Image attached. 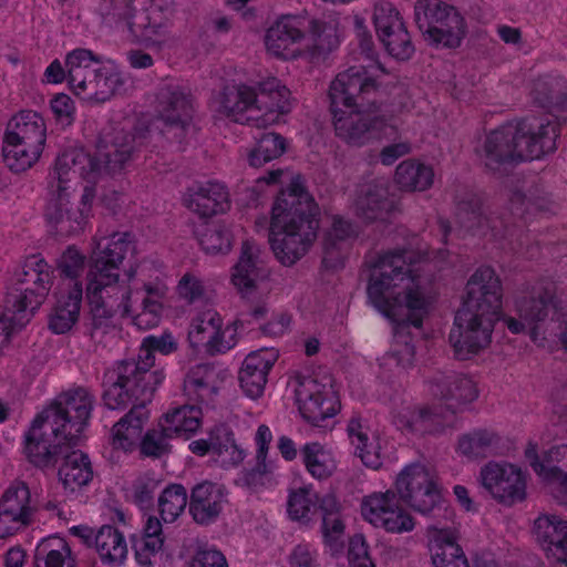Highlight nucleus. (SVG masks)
Wrapping results in <instances>:
<instances>
[{"label":"nucleus","mask_w":567,"mask_h":567,"mask_svg":"<svg viewBox=\"0 0 567 567\" xmlns=\"http://www.w3.org/2000/svg\"><path fill=\"white\" fill-rule=\"evenodd\" d=\"M94 259L87 275L86 297L92 313V338L107 333L120 312L140 330L157 327L168 292L162 264L142 259L131 264L120 278L125 257L135 250L130 233H114Z\"/></svg>","instance_id":"f257e3e1"},{"label":"nucleus","mask_w":567,"mask_h":567,"mask_svg":"<svg viewBox=\"0 0 567 567\" xmlns=\"http://www.w3.org/2000/svg\"><path fill=\"white\" fill-rule=\"evenodd\" d=\"M367 288L372 306L395 322L393 342L383 358L402 369L413 365L415 350L408 326L421 328L431 306L423 279L422 258L412 250L389 249L371 256Z\"/></svg>","instance_id":"f03ea898"},{"label":"nucleus","mask_w":567,"mask_h":567,"mask_svg":"<svg viewBox=\"0 0 567 567\" xmlns=\"http://www.w3.org/2000/svg\"><path fill=\"white\" fill-rule=\"evenodd\" d=\"M150 138L147 128L134 132L116 131L110 140H103L92 155L83 148L62 153L49 174V203L45 216L60 234L71 235L83 229L91 217L95 189L85 186L76 210L68 204L79 178L95 183L105 174L121 171L136 153L146 146Z\"/></svg>","instance_id":"7ed1b4c3"},{"label":"nucleus","mask_w":567,"mask_h":567,"mask_svg":"<svg viewBox=\"0 0 567 567\" xmlns=\"http://www.w3.org/2000/svg\"><path fill=\"white\" fill-rule=\"evenodd\" d=\"M380 74H384L380 64L354 65L331 82L329 96L334 131L350 145L361 146L371 138L395 133L392 114L377 100L384 92Z\"/></svg>","instance_id":"20e7f679"},{"label":"nucleus","mask_w":567,"mask_h":567,"mask_svg":"<svg viewBox=\"0 0 567 567\" xmlns=\"http://www.w3.org/2000/svg\"><path fill=\"white\" fill-rule=\"evenodd\" d=\"M318 207L299 177L277 196L271 210L270 245L284 266H292L317 238Z\"/></svg>","instance_id":"39448f33"},{"label":"nucleus","mask_w":567,"mask_h":567,"mask_svg":"<svg viewBox=\"0 0 567 567\" xmlns=\"http://www.w3.org/2000/svg\"><path fill=\"white\" fill-rule=\"evenodd\" d=\"M174 0H105L103 23L134 44L162 48L173 40L169 16Z\"/></svg>","instance_id":"423d86ee"},{"label":"nucleus","mask_w":567,"mask_h":567,"mask_svg":"<svg viewBox=\"0 0 567 567\" xmlns=\"http://www.w3.org/2000/svg\"><path fill=\"white\" fill-rule=\"evenodd\" d=\"M289 97L290 91L278 79L268 78L257 87L247 84L225 87L219 100L220 112L236 122L244 121L245 112H262L247 116L245 121L256 127H266L289 112Z\"/></svg>","instance_id":"0eeeda50"},{"label":"nucleus","mask_w":567,"mask_h":567,"mask_svg":"<svg viewBox=\"0 0 567 567\" xmlns=\"http://www.w3.org/2000/svg\"><path fill=\"white\" fill-rule=\"evenodd\" d=\"M431 392L445 404V409L435 405L408 411L399 415V422L403 426L415 432H440L453 424L456 411L478 396L475 382L470 377L457 373L436 378L431 384Z\"/></svg>","instance_id":"6e6552de"},{"label":"nucleus","mask_w":567,"mask_h":567,"mask_svg":"<svg viewBox=\"0 0 567 567\" xmlns=\"http://www.w3.org/2000/svg\"><path fill=\"white\" fill-rule=\"evenodd\" d=\"M153 365L154 350L142 343L138 361H121L109 369L103 381L105 406H122L132 398L152 401L156 388L164 380L163 371L151 370Z\"/></svg>","instance_id":"1a4fd4ad"},{"label":"nucleus","mask_w":567,"mask_h":567,"mask_svg":"<svg viewBox=\"0 0 567 567\" xmlns=\"http://www.w3.org/2000/svg\"><path fill=\"white\" fill-rule=\"evenodd\" d=\"M47 140L43 117L34 111H21L7 124L2 155L14 172L30 168L40 157Z\"/></svg>","instance_id":"9d476101"},{"label":"nucleus","mask_w":567,"mask_h":567,"mask_svg":"<svg viewBox=\"0 0 567 567\" xmlns=\"http://www.w3.org/2000/svg\"><path fill=\"white\" fill-rule=\"evenodd\" d=\"M14 292L7 303L17 308L19 322H28L30 316L43 303L53 284V270L40 256H31L17 275Z\"/></svg>","instance_id":"9b49d317"},{"label":"nucleus","mask_w":567,"mask_h":567,"mask_svg":"<svg viewBox=\"0 0 567 567\" xmlns=\"http://www.w3.org/2000/svg\"><path fill=\"white\" fill-rule=\"evenodd\" d=\"M394 492L414 512L427 516L442 511L443 497L435 475L423 464L404 466L394 481Z\"/></svg>","instance_id":"f8f14e48"},{"label":"nucleus","mask_w":567,"mask_h":567,"mask_svg":"<svg viewBox=\"0 0 567 567\" xmlns=\"http://www.w3.org/2000/svg\"><path fill=\"white\" fill-rule=\"evenodd\" d=\"M415 23L429 40L444 47H458L465 34L464 20L441 0H420L414 7Z\"/></svg>","instance_id":"ddd939ff"},{"label":"nucleus","mask_w":567,"mask_h":567,"mask_svg":"<svg viewBox=\"0 0 567 567\" xmlns=\"http://www.w3.org/2000/svg\"><path fill=\"white\" fill-rule=\"evenodd\" d=\"M156 113L168 138L182 143L190 130L195 113L190 90L178 84H165L156 94Z\"/></svg>","instance_id":"4468645a"},{"label":"nucleus","mask_w":567,"mask_h":567,"mask_svg":"<svg viewBox=\"0 0 567 567\" xmlns=\"http://www.w3.org/2000/svg\"><path fill=\"white\" fill-rule=\"evenodd\" d=\"M295 393L302 417L312 424L318 425L338 412V398L328 373L297 377Z\"/></svg>","instance_id":"2eb2a0df"},{"label":"nucleus","mask_w":567,"mask_h":567,"mask_svg":"<svg viewBox=\"0 0 567 567\" xmlns=\"http://www.w3.org/2000/svg\"><path fill=\"white\" fill-rule=\"evenodd\" d=\"M94 396L84 388L70 390L44 409L45 416H53L69 444H79L93 410Z\"/></svg>","instance_id":"dca6fc26"},{"label":"nucleus","mask_w":567,"mask_h":567,"mask_svg":"<svg viewBox=\"0 0 567 567\" xmlns=\"http://www.w3.org/2000/svg\"><path fill=\"white\" fill-rule=\"evenodd\" d=\"M53 416H45L42 412L33 420L31 427L24 434V455L37 467H49L58 462L59 455L64 454L69 444L61 427L54 425Z\"/></svg>","instance_id":"f3484780"},{"label":"nucleus","mask_w":567,"mask_h":567,"mask_svg":"<svg viewBox=\"0 0 567 567\" xmlns=\"http://www.w3.org/2000/svg\"><path fill=\"white\" fill-rule=\"evenodd\" d=\"M401 502L393 489L374 492L363 497L361 513L367 522L388 533H410L415 527V519Z\"/></svg>","instance_id":"a211bd4d"},{"label":"nucleus","mask_w":567,"mask_h":567,"mask_svg":"<svg viewBox=\"0 0 567 567\" xmlns=\"http://www.w3.org/2000/svg\"><path fill=\"white\" fill-rule=\"evenodd\" d=\"M508 126L516 130L511 141L513 162L537 159L557 148L559 125L555 121L523 120Z\"/></svg>","instance_id":"6ab92c4d"},{"label":"nucleus","mask_w":567,"mask_h":567,"mask_svg":"<svg viewBox=\"0 0 567 567\" xmlns=\"http://www.w3.org/2000/svg\"><path fill=\"white\" fill-rule=\"evenodd\" d=\"M503 296V284L496 270L480 266L466 282L461 309L501 319Z\"/></svg>","instance_id":"aec40b11"},{"label":"nucleus","mask_w":567,"mask_h":567,"mask_svg":"<svg viewBox=\"0 0 567 567\" xmlns=\"http://www.w3.org/2000/svg\"><path fill=\"white\" fill-rule=\"evenodd\" d=\"M498 320L460 308L449 337L456 357L466 360L485 349L492 341L494 324Z\"/></svg>","instance_id":"412c9836"},{"label":"nucleus","mask_w":567,"mask_h":567,"mask_svg":"<svg viewBox=\"0 0 567 567\" xmlns=\"http://www.w3.org/2000/svg\"><path fill=\"white\" fill-rule=\"evenodd\" d=\"M270 276L261 248L252 240L241 245L238 262L233 267L231 282L243 298L255 300L257 295H265L269 288Z\"/></svg>","instance_id":"4be33fe9"},{"label":"nucleus","mask_w":567,"mask_h":567,"mask_svg":"<svg viewBox=\"0 0 567 567\" xmlns=\"http://www.w3.org/2000/svg\"><path fill=\"white\" fill-rule=\"evenodd\" d=\"M480 482L502 504L513 505L526 497L523 472L511 463L488 462L481 468Z\"/></svg>","instance_id":"5701e85b"},{"label":"nucleus","mask_w":567,"mask_h":567,"mask_svg":"<svg viewBox=\"0 0 567 567\" xmlns=\"http://www.w3.org/2000/svg\"><path fill=\"white\" fill-rule=\"evenodd\" d=\"M525 457L549 493L559 502H567V444L551 447L545 461H539L537 444L529 442Z\"/></svg>","instance_id":"b1692460"},{"label":"nucleus","mask_w":567,"mask_h":567,"mask_svg":"<svg viewBox=\"0 0 567 567\" xmlns=\"http://www.w3.org/2000/svg\"><path fill=\"white\" fill-rule=\"evenodd\" d=\"M35 504L24 482L12 483L0 498V538L13 535L32 520Z\"/></svg>","instance_id":"393cba45"},{"label":"nucleus","mask_w":567,"mask_h":567,"mask_svg":"<svg viewBox=\"0 0 567 567\" xmlns=\"http://www.w3.org/2000/svg\"><path fill=\"white\" fill-rule=\"evenodd\" d=\"M303 20L296 17L278 19L265 34L267 52L275 58L292 60L303 51Z\"/></svg>","instance_id":"a878e982"},{"label":"nucleus","mask_w":567,"mask_h":567,"mask_svg":"<svg viewBox=\"0 0 567 567\" xmlns=\"http://www.w3.org/2000/svg\"><path fill=\"white\" fill-rule=\"evenodd\" d=\"M151 401H142L140 398H132L122 406L112 408L110 410H122L131 405V410L113 426L112 444L115 449L124 451L132 450L140 441H142V432L145 422L148 419L146 404Z\"/></svg>","instance_id":"bb28decb"},{"label":"nucleus","mask_w":567,"mask_h":567,"mask_svg":"<svg viewBox=\"0 0 567 567\" xmlns=\"http://www.w3.org/2000/svg\"><path fill=\"white\" fill-rule=\"evenodd\" d=\"M534 534L547 558L567 566V522L542 514L534 522Z\"/></svg>","instance_id":"cd10ccee"},{"label":"nucleus","mask_w":567,"mask_h":567,"mask_svg":"<svg viewBox=\"0 0 567 567\" xmlns=\"http://www.w3.org/2000/svg\"><path fill=\"white\" fill-rule=\"evenodd\" d=\"M122 85L120 73L110 65L96 64L84 83L70 82L72 92L84 101L102 103L107 101Z\"/></svg>","instance_id":"c85d7f7f"},{"label":"nucleus","mask_w":567,"mask_h":567,"mask_svg":"<svg viewBox=\"0 0 567 567\" xmlns=\"http://www.w3.org/2000/svg\"><path fill=\"white\" fill-rule=\"evenodd\" d=\"M385 181H372L362 185L354 200L355 214L367 220H383L394 209Z\"/></svg>","instance_id":"c756f323"},{"label":"nucleus","mask_w":567,"mask_h":567,"mask_svg":"<svg viewBox=\"0 0 567 567\" xmlns=\"http://www.w3.org/2000/svg\"><path fill=\"white\" fill-rule=\"evenodd\" d=\"M276 360L277 353L268 349L251 352L245 358L239 371V382L247 396L257 399L264 393L268 373Z\"/></svg>","instance_id":"7c9ffc66"},{"label":"nucleus","mask_w":567,"mask_h":567,"mask_svg":"<svg viewBox=\"0 0 567 567\" xmlns=\"http://www.w3.org/2000/svg\"><path fill=\"white\" fill-rule=\"evenodd\" d=\"M225 502V487L220 484L205 481L193 487L189 512L196 523L207 525L219 516Z\"/></svg>","instance_id":"2f4dec72"},{"label":"nucleus","mask_w":567,"mask_h":567,"mask_svg":"<svg viewBox=\"0 0 567 567\" xmlns=\"http://www.w3.org/2000/svg\"><path fill=\"white\" fill-rule=\"evenodd\" d=\"M515 310L530 329V336L536 339V326L547 319L555 310L554 295L547 289L523 291L515 298Z\"/></svg>","instance_id":"473e14b6"},{"label":"nucleus","mask_w":567,"mask_h":567,"mask_svg":"<svg viewBox=\"0 0 567 567\" xmlns=\"http://www.w3.org/2000/svg\"><path fill=\"white\" fill-rule=\"evenodd\" d=\"M349 440L354 447V453L362 463L374 471L381 468L382 440L374 433H371L367 424L360 416H352L347 424Z\"/></svg>","instance_id":"72a5a7b5"},{"label":"nucleus","mask_w":567,"mask_h":567,"mask_svg":"<svg viewBox=\"0 0 567 567\" xmlns=\"http://www.w3.org/2000/svg\"><path fill=\"white\" fill-rule=\"evenodd\" d=\"M187 207L200 217L224 214L230 208L227 187L219 182H206L193 189L187 198Z\"/></svg>","instance_id":"f704fd0d"},{"label":"nucleus","mask_w":567,"mask_h":567,"mask_svg":"<svg viewBox=\"0 0 567 567\" xmlns=\"http://www.w3.org/2000/svg\"><path fill=\"white\" fill-rule=\"evenodd\" d=\"M83 288L75 286L66 290L58 288L56 302L49 316V328L56 334H62L72 329L80 316Z\"/></svg>","instance_id":"c9c22d12"},{"label":"nucleus","mask_w":567,"mask_h":567,"mask_svg":"<svg viewBox=\"0 0 567 567\" xmlns=\"http://www.w3.org/2000/svg\"><path fill=\"white\" fill-rule=\"evenodd\" d=\"M456 217L461 226L468 230H476L483 236L489 235L491 238L505 237L499 229V226H504V219L496 215H485L480 198L475 196L458 205Z\"/></svg>","instance_id":"e433bc0d"},{"label":"nucleus","mask_w":567,"mask_h":567,"mask_svg":"<svg viewBox=\"0 0 567 567\" xmlns=\"http://www.w3.org/2000/svg\"><path fill=\"white\" fill-rule=\"evenodd\" d=\"M516 130L508 123L492 131L485 138L478 155L484 165L491 171H498L502 165L513 162L511 141Z\"/></svg>","instance_id":"4c0bfd02"},{"label":"nucleus","mask_w":567,"mask_h":567,"mask_svg":"<svg viewBox=\"0 0 567 567\" xmlns=\"http://www.w3.org/2000/svg\"><path fill=\"white\" fill-rule=\"evenodd\" d=\"M444 517L447 519L452 515V511L443 508ZM425 537L427 547L432 554V561L435 563L441 559L449 557H455L463 553L462 548L457 544V530L447 520L431 523L425 528Z\"/></svg>","instance_id":"58836bf2"},{"label":"nucleus","mask_w":567,"mask_h":567,"mask_svg":"<svg viewBox=\"0 0 567 567\" xmlns=\"http://www.w3.org/2000/svg\"><path fill=\"white\" fill-rule=\"evenodd\" d=\"M218 324H221V317L213 309L197 313L190 322L188 340L193 348L205 346L209 352H225L229 350L228 343L216 341Z\"/></svg>","instance_id":"ea45409f"},{"label":"nucleus","mask_w":567,"mask_h":567,"mask_svg":"<svg viewBox=\"0 0 567 567\" xmlns=\"http://www.w3.org/2000/svg\"><path fill=\"white\" fill-rule=\"evenodd\" d=\"M64 453L63 463L59 468V480L66 493H75L92 481V464L89 456L80 450Z\"/></svg>","instance_id":"a19ab883"},{"label":"nucleus","mask_w":567,"mask_h":567,"mask_svg":"<svg viewBox=\"0 0 567 567\" xmlns=\"http://www.w3.org/2000/svg\"><path fill=\"white\" fill-rule=\"evenodd\" d=\"M339 44L338 22L336 19H312L305 33L303 51L312 56L331 52Z\"/></svg>","instance_id":"79ce46f5"},{"label":"nucleus","mask_w":567,"mask_h":567,"mask_svg":"<svg viewBox=\"0 0 567 567\" xmlns=\"http://www.w3.org/2000/svg\"><path fill=\"white\" fill-rule=\"evenodd\" d=\"M218 375L219 372L212 365H196L184 381L185 394L197 403L212 402L218 391Z\"/></svg>","instance_id":"37998d69"},{"label":"nucleus","mask_w":567,"mask_h":567,"mask_svg":"<svg viewBox=\"0 0 567 567\" xmlns=\"http://www.w3.org/2000/svg\"><path fill=\"white\" fill-rule=\"evenodd\" d=\"M322 514L321 532L323 542L332 550L338 551L344 545L346 524L341 505L336 496L324 495L320 502Z\"/></svg>","instance_id":"c03bdc74"},{"label":"nucleus","mask_w":567,"mask_h":567,"mask_svg":"<svg viewBox=\"0 0 567 567\" xmlns=\"http://www.w3.org/2000/svg\"><path fill=\"white\" fill-rule=\"evenodd\" d=\"M354 233L350 221L341 217L333 218L332 226L323 239L322 264L326 268L336 269L342 266L347 239Z\"/></svg>","instance_id":"a18cd8bd"},{"label":"nucleus","mask_w":567,"mask_h":567,"mask_svg":"<svg viewBox=\"0 0 567 567\" xmlns=\"http://www.w3.org/2000/svg\"><path fill=\"white\" fill-rule=\"evenodd\" d=\"M202 416L203 413L198 405L185 404L166 413L161 420L159 426L166 431L168 436L187 440L200 427Z\"/></svg>","instance_id":"49530a36"},{"label":"nucleus","mask_w":567,"mask_h":567,"mask_svg":"<svg viewBox=\"0 0 567 567\" xmlns=\"http://www.w3.org/2000/svg\"><path fill=\"white\" fill-rule=\"evenodd\" d=\"M94 546L103 564L121 565L128 553L123 533L111 525H104L95 533Z\"/></svg>","instance_id":"de8ad7c7"},{"label":"nucleus","mask_w":567,"mask_h":567,"mask_svg":"<svg viewBox=\"0 0 567 567\" xmlns=\"http://www.w3.org/2000/svg\"><path fill=\"white\" fill-rule=\"evenodd\" d=\"M434 172L431 166L414 159L400 163L395 169L394 182L401 190L423 192L433 184Z\"/></svg>","instance_id":"09e8293b"},{"label":"nucleus","mask_w":567,"mask_h":567,"mask_svg":"<svg viewBox=\"0 0 567 567\" xmlns=\"http://www.w3.org/2000/svg\"><path fill=\"white\" fill-rule=\"evenodd\" d=\"M300 455L307 472L316 480H327L337 470L332 451L318 442L306 443Z\"/></svg>","instance_id":"8fccbe9b"},{"label":"nucleus","mask_w":567,"mask_h":567,"mask_svg":"<svg viewBox=\"0 0 567 567\" xmlns=\"http://www.w3.org/2000/svg\"><path fill=\"white\" fill-rule=\"evenodd\" d=\"M35 567H75L69 544L61 537L42 539L34 551Z\"/></svg>","instance_id":"3c124183"},{"label":"nucleus","mask_w":567,"mask_h":567,"mask_svg":"<svg viewBox=\"0 0 567 567\" xmlns=\"http://www.w3.org/2000/svg\"><path fill=\"white\" fill-rule=\"evenodd\" d=\"M501 436L487 429H477L462 435L458 440V452L471 458H483L496 454Z\"/></svg>","instance_id":"603ef678"},{"label":"nucleus","mask_w":567,"mask_h":567,"mask_svg":"<svg viewBox=\"0 0 567 567\" xmlns=\"http://www.w3.org/2000/svg\"><path fill=\"white\" fill-rule=\"evenodd\" d=\"M321 498L312 485H306L292 489L287 501V512L292 520L301 525H309L320 508Z\"/></svg>","instance_id":"864d4df0"},{"label":"nucleus","mask_w":567,"mask_h":567,"mask_svg":"<svg viewBox=\"0 0 567 567\" xmlns=\"http://www.w3.org/2000/svg\"><path fill=\"white\" fill-rule=\"evenodd\" d=\"M164 536L161 520L148 517L143 529L142 537L133 545L136 561L141 566H151L152 558L162 549Z\"/></svg>","instance_id":"5fc2aeb1"},{"label":"nucleus","mask_w":567,"mask_h":567,"mask_svg":"<svg viewBox=\"0 0 567 567\" xmlns=\"http://www.w3.org/2000/svg\"><path fill=\"white\" fill-rule=\"evenodd\" d=\"M198 241L207 254H226L231 248L233 231L224 221L205 225L197 233Z\"/></svg>","instance_id":"6e6d98bb"},{"label":"nucleus","mask_w":567,"mask_h":567,"mask_svg":"<svg viewBox=\"0 0 567 567\" xmlns=\"http://www.w3.org/2000/svg\"><path fill=\"white\" fill-rule=\"evenodd\" d=\"M85 265V256L82 255L74 246L68 247L58 259L56 268L62 276L58 288L66 290L73 289L75 286L82 288L80 280Z\"/></svg>","instance_id":"4d7b16f0"},{"label":"nucleus","mask_w":567,"mask_h":567,"mask_svg":"<svg viewBox=\"0 0 567 567\" xmlns=\"http://www.w3.org/2000/svg\"><path fill=\"white\" fill-rule=\"evenodd\" d=\"M102 58L96 55L87 49H74L65 56V68L68 69V83L75 82L84 83L85 75L95 68L96 64H102Z\"/></svg>","instance_id":"13d9d810"},{"label":"nucleus","mask_w":567,"mask_h":567,"mask_svg":"<svg viewBox=\"0 0 567 567\" xmlns=\"http://www.w3.org/2000/svg\"><path fill=\"white\" fill-rule=\"evenodd\" d=\"M285 151L286 142L281 135L272 132L265 133L258 140L257 146L250 151L248 161L250 166L259 167L281 156Z\"/></svg>","instance_id":"bf43d9fd"},{"label":"nucleus","mask_w":567,"mask_h":567,"mask_svg":"<svg viewBox=\"0 0 567 567\" xmlns=\"http://www.w3.org/2000/svg\"><path fill=\"white\" fill-rule=\"evenodd\" d=\"M187 505V493L183 485L171 484L161 494L158 507L165 523L175 522Z\"/></svg>","instance_id":"052dcab7"},{"label":"nucleus","mask_w":567,"mask_h":567,"mask_svg":"<svg viewBox=\"0 0 567 567\" xmlns=\"http://www.w3.org/2000/svg\"><path fill=\"white\" fill-rule=\"evenodd\" d=\"M565 81L561 78L543 76L535 81L534 100L542 106H553L563 103Z\"/></svg>","instance_id":"680f3d73"},{"label":"nucleus","mask_w":567,"mask_h":567,"mask_svg":"<svg viewBox=\"0 0 567 567\" xmlns=\"http://www.w3.org/2000/svg\"><path fill=\"white\" fill-rule=\"evenodd\" d=\"M386 49L388 53L396 60L405 61L414 53V47L411 37L404 24L396 28L395 31L379 38Z\"/></svg>","instance_id":"e2e57ef3"},{"label":"nucleus","mask_w":567,"mask_h":567,"mask_svg":"<svg viewBox=\"0 0 567 567\" xmlns=\"http://www.w3.org/2000/svg\"><path fill=\"white\" fill-rule=\"evenodd\" d=\"M374 25L378 37H384L395 31L398 27L403 24L392 3L388 1H379L374 7L373 13Z\"/></svg>","instance_id":"0e129e2a"},{"label":"nucleus","mask_w":567,"mask_h":567,"mask_svg":"<svg viewBox=\"0 0 567 567\" xmlns=\"http://www.w3.org/2000/svg\"><path fill=\"white\" fill-rule=\"evenodd\" d=\"M176 292L182 300L194 303L204 297L205 286L198 275L185 272L176 286Z\"/></svg>","instance_id":"69168bd1"},{"label":"nucleus","mask_w":567,"mask_h":567,"mask_svg":"<svg viewBox=\"0 0 567 567\" xmlns=\"http://www.w3.org/2000/svg\"><path fill=\"white\" fill-rule=\"evenodd\" d=\"M172 436L166 435L162 426L150 430L141 441V452L146 456L158 457L168 451V440Z\"/></svg>","instance_id":"338daca9"},{"label":"nucleus","mask_w":567,"mask_h":567,"mask_svg":"<svg viewBox=\"0 0 567 567\" xmlns=\"http://www.w3.org/2000/svg\"><path fill=\"white\" fill-rule=\"evenodd\" d=\"M27 322H19V315L17 308L12 305L7 306V310L0 313V352L8 346L11 336L25 326Z\"/></svg>","instance_id":"774afa93"}]
</instances>
